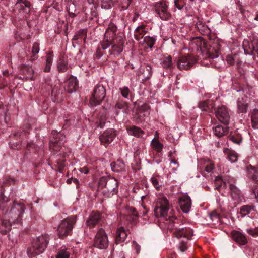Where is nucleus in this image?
I'll return each mask as SVG.
<instances>
[{"label":"nucleus","instance_id":"c03bdc74","mask_svg":"<svg viewBox=\"0 0 258 258\" xmlns=\"http://www.w3.org/2000/svg\"><path fill=\"white\" fill-rule=\"evenodd\" d=\"M9 199L3 193L0 194V211H4L9 205Z\"/></svg>","mask_w":258,"mask_h":258},{"label":"nucleus","instance_id":"4d7b16f0","mask_svg":"<svg viewBox=\"0 0 258 258\" xmlns=\"http://www.w3.org/2000/svg\"><path fill=\"white\" fill-rule=\"evenodd\" d=\"M9 145L13 149L19 150L21 148V143L20 141L13 142L11 141L9 142Z\"/></svg>","mask_w":258,"mask_h":258},{"label":"nucleus","instance_id":"9b49d317","mask_svg":"<svg viewBox=\"0 0 258 258\" xmlns=\"http://www.w3.org/2000/svg\"><path fill=\"white\" fill-rule=\"evenodd\" d=\"M154 8L156 14L162 20H168L171 17V15L168 10L167 2L164 1L157 2L155 3Z\"/></svg>","mask_w":258,"mask_h":258},{"label":"nucleus","instance_id":"a878e982","mask_svg":"<svg viewBox=\"0 0 258 258\" xmlns=\"http://www.w3.org/2000/svg\"><path fill=\"white\" fill-rule=\"evenodd\" d=\"M238 113H246L248 108L247 97L238 98L237 102Z\"/></svg>","mask_w":258,"mask_h":258},{"label":"nucleus","instance_id":"79ce46f5","mask_svg":"<svg viewBox=\"0 0 258 258\" xmlns=\"http://www.w3.org/2000/svg\"><path fill=\"white\" fill-rule=\"evenodd\" d=\"M215 189L219 190L221 188H226L227 186L226 183L223 181L222 177L217 176L215 179Z\"/></svg>","mask_w":258,"mask_h":258},{"label":"nucleus","instance_id":"69168bd1","mask_svg":"<svg viewBox=\"0 0 258 258\" xmlns=\"http://www.w3.org/2000/svg\"><path fill=\"white\" fill-rule=\"evenodd\" d=\"M23 134V131L20 128L16 131L13 135V137L15 139H20Z\"/></svg>","mask_w":258,"mask_h":258},{"label":"nucleus","instance_id":"f3484780","mask_svg":"<svg viewBox=\"0 0 258 258\" xmlns=\"http://www.w3.org/2000/svg\"><path fill=\"white\" fill-rule=\"evenodd\" d=\"M102 220V214L97 211H92L86 221V225L90 228L95 227Z\"/></svg>","mask_w":258,"mask_h":258},{"label":"nucleus","instance_id":"412c9836","mask_svg":"<svg viewBox=\"0 0 258 258\" xmlns=\"http://www.w3.org/2000/svg\"><path fill=\"white\" fill-rule=\"evenodd\" d=\"M31 3L28 0H18L15 4V8L19 13L28 14L31 10Z\"/></svg>","mask_w":258,"mask_h":258},{"label":"nucleus","instance_id":"58836bf2","mask_svg":"<svg viewBox=\"0 0 258 258\" xmlns=\"http://www.w3.org/2000/svg\"><path fill=\"white\" fill-rule=\"evenodd\" d=\"M58 159L56 161V166L57 168V171L59 173H63L64 170V168L65 167V162L66 160L63 158L64 157V155H63L62 158L61 159V155H57Z\"/></svg>","mask_w":258,"mask_h":258},{"label":"nucleus","instance_id":"09e8293b","mask_svg":"<svg viewBox=\"0 0 258 258\" xmlns=\"http://www.w3.org/2000/svg\"><path fill=\"white\" fill-rule=\"evenodd\" d=\"M210 218L213 222V224H216L220 222V215L216 211L212 212L210 214Z\"/></svg>","mask_w":258,"mask_h":258},{"label":"nucleus","instance_id":"5fc2aeb1","mask_svg":"<svg viewBox=\"0 0 258 258\" xmlns=\"http://www.w3.org/2000/svg\"><path fill=\"white\" fill-rule=\"evenodd\" d=\"M151 181L152 182V185L157 190H160L162 185L159 183V181L154 177H153L151 178Z\"/></svg>","mask_w":258,"mask_h":258},{"label":"nucleus","instance_id":"7ed1b4c3","mask_svg":"<svg viewBox=\"0 0 258 258\" xmlns=\"http://www.w3.org/2000/svg\"><path fill=\"white\" fill-rule=\"evenodd\" d=\"M170 204L168 199L165 197H161L157 199L154 208V213L157 217L163 218L165 220L173 222L176 220V217L173 215V210H170Z\"/></svg>","mask_w":258,"mask_h":258},{"label":"nucleus","instance_id":"2eb2a0df","mask_svg":"<svg viewBox=\"0 0 258 258\" xmlns=\"http://www.w3.org/2000/svg\"><path fill=\"white\" fill-rule=\"evenodd\" d=\"M65 89L62 85L58 82L52 88L51 91L52 96L54 98V102H61L64 97Z\"/></svg>","mask_w":258,"mask_h":258},{"label":"nucleus","instance_id":"2f4dec72","mask_svg":"<svg viewBox=\"0 0 258 258\" xmlns=\"http://www.w3.org/2000/svg\"><path fill=\"white\" fill-rule=\"evenodd\" d=\"M254 209L255 206L253 204L245 205L240 207L239 213L241 217H244Z\"/></svg>","mask_w":258,"mask_h":258},{"label":"nucleus","instance_id":"13d9d810","mask_svg":"<svg viewBox=\"0 0 258 258\" xmlns=\"http://www.w3.org/2000/svg\"><path fill=\"white\" fill-rule=\"evenodd\" d=\"M97 127L103 128L105 124V119L104 117L100 116V117L95 122Z\"/></svg>","mask_w":258,"mask_h":258},{"label":"nucleus","instance_id":"a19ab883","mask_svg":"<svg viewBox=\"0 0 258 258\" xmlns=\"http://www.w3.org/2000/svg\"><path fill=\"white\" fill-rule=\"evenodd\" d=\"M87 37V29H80L78 31H77L75 34L74 35L73 40H78L79 39H83L84 41H85V39Z\"/></svg>","mask_w":258,"mask_h":258},{"label":"nucleus","instance_id":"5701e85b","mask_svg":"<svg viewBox=\"0 0 258 258\" xmlns=\"http://www.w3.org/2000/svg\"><path fill=\"white\" fill-rule=\"evenodd\" d=\"M179 204L184 213H188L190 211L191 206L190 197L188 196H183L179 199Z\"/></svg>","mask_w":258,"mask_h":258},{"label":"nucleus","instance_id":"864d4df0","mask_svg":"<svg viewBox=\"0 0 258 258\" xmlns=\"http://www.w3.org/2000/svg\"><path fill=\"white\" fill-rule=\"evenodd\" d=\"M70 253L67 251L66 249H61L59 251L56 258H69Z\"/></svg>","mask_w":258,"mask_h":258},{"label":"nucleus","instance_id":"0e129e2a","mask_svg":"<svg viewBox=\"0 0 258 258\" xmlns=\"http://www.w3.org/2000/svg\"><path fill=\"white\" fill-rule=\"evenodd\" d=\"M214 167V163L211 162H209L205 167V171L208 173H210L212 171Z\"/></svg>","mask_w":258,"mask_h":258},{"label":"nucleus","instance_id":"a18cd8bd","mask_svg":"<svg viewBox=\"0 0 258 258\" xmlns=\"http://www.w3.org/2000/svg\"><path fill=\"white\" fill-rule=\"evenodd\" d=\"M153 148L158 152H160L163 149V145L161 143L158 139L154 138L151 141Z\"/></svg>","mask_w":258,"mask_h":258},{"label":"nucleus","instance_id":"f03ea898","mask_svg":"<svg viewBox=\"0 0 258 258\" xmlns=\"http://www.w3.org/2000/svg\"><path fill=\"white\" fill-rule=\"evenodd\" d=\"M209 38L211 41V45L209 50H207L205 41L202 37L192 38L189 43L190 48L201 54L205 53V58L211 59L217 58L221 46V41L214 35H210Z\"/></svg>","mask_w":258,"mask_h":258},{"label":"nucleus","instance_id":"39448f33","mask_svg":"<svg viewBox=\"0 0 258 258\" xmlns=\"http://www.w3.org/2000/svg\"><path fill=\"white\" fill-rule=\"evenodd\" d=\"M25 209V205L24 204L17 203L14 201L10 209L6 211L5 215L7 218L11 220L12 223L21 224L22 215Z\"/></svg>","mask_w":258,"mask_h":258},{"label":"nucleus","instance_id":"4c0bfd02","mask_svg":"<svg viewBox=\"0 0 258 258\" xmlns=\"http://www.w3.org/2000/svg\"><path fill=\"white\" fill-rule=\"evenodd\" d=\"M224 152L227 154V158L231 162H235L237 161L238 159V155L235 151L229 150L228 148H226L224 149Z\"/></svg>","mask_w":258,"mask_h":258},{"label":"nucleus","instance_id":"f704fd0d","mask_svg":"<svg viewBox=\"0 0 258 258\" xmlns=\"http://www.w3.org/2000/svg\"><path fill=\"white\" fill-rule=\"evenodd\" d=\"M128 103L124 101L117 102L114 106V112L116 115L120 113V110H124L128 108Z\"/></svg>","mask_w":258,"mask_h":258},{"label":"nucleus","instance_id":"49530a36","mask_svg":"<svg viewBox=\"0 0 258 258\" xmlns=\"http://www.w3.org/2000/svg\"><path fill=\"white\" fill-rule=\"evenodd\" d=\"M68 63L63 59H60L57 63V70L59 72L63 73L67 71Z\"/></svg>","mask_w":258,"mask_h":258},{"label":"nucleus","instance_id":"423d86ee","mask_svg":"<svg viewBox=\"0 0 258 258\" xmlns=\"http://www.w3.org/2000/svg\"><path fill=\"white\" fill-rule=\"evenodd\" d=\"M77 220V215H71L61 221L58 226L57 236L60 239H64L71 235L74 225Z\"/></svg>","mask_w":258,"mask_h":258},{"label":"nucleus","instance_id":"473e14b6","mask_svg":"<svg viewBox=\"0 0 258 258\" xmlns=\"http://www.w3.org/2000/svg\"><path fill=\"white\" fill-rule=\"evenodd\" d=\"M229 127L227 126L223 127L221 125H218L214 128V134L216 136L221 137L227 133Z\"/></svg>","mask_w":258,"mask_h":258},{"label":"nucleus","instance_id":"e433bc0d","mask_svg":"<svg viewBox=\"0 0 258 258\" xmlns=\"http://www.w3.org/2000/svg\"><path fill=\"white\" fill-rule=\"evenodd\" d=\"M161 64L163 68L166 69H171L173 68L172 57L170 55L164 57L162 59Z\"/></svg>","mask_w":258,"mask_h":258},{"label":"nucleus","instance_id":"8fccbe9b","mask_svg":"<svg viewBox=\"0 0 258 258\" xmlns=\"http://www.w3.org/2000/svg\"><path fill=\"white\" fill-rule=\"evenodd\" d=\"M114 0H101V7L106 9L110 8L113 5Z\"/></svg>","mask_w":258,"mask_h":258},{"label":"nucleus","instance_id":"4468645a","mask_svg":"<svg viewBox=\"0 0 258 258\" xmlns=\"http://www.w3.org/2000/svg\"><path fill=\"white\" fill-rule=\"evenodd\" d=\"M215 115L217 119L224 124L229 123L230 111L226 106L222 105L215 109Z\"/></svg>","mask_w":258,"mask_h":258},{"label":"nucleus","instance_id":"774afa93","mask_svg":"<svg viewBox=\"0 0 258 258\" xmlns=\"http://www.w3.org/2000/svg\"><path fill=\"white\" fill-rule=\"evenodd\" d=\"M187 243L185 242L181 241L179 243V249L181 251L184 252L187 249Z\"/></svg>","mask_w":258,"mask_h":258},{"label":"nucleus","instance_id":"b1692460","mask_svg":"<svg viewBox=\"0 0 258 258\" xmlns=\"http://www.w3.org/2000/svg\"><path fill=\"white\" fill-rule=\"evenodd\" d=\"M78 87V81L77 78L74 76H71L67 81V86L64 88L65 90L69 93L75 92Z\"/></svg>","mask_w":258,"mask_h":258},{"label":"nucleus","instance_id":"1a4fd4ad","mask_svg":"<svg viewBox=\"0 0 258 258\" xmlns=\"http://www.w3.org/2000/svg\"><path fill=\"white\" fill-rule=\"evenodd\" d=\"M170 222L168 225V228L170 229H175L173 232L174 236L177 238H185L187 240L191 239L193 235L192 230L189 227H182L177 229V227L175 226V222Z\"/></svg>","mask_w":258,"mask_h":258},{"label":"nucleus","instance_id":"3c124183","mask_svg":"<svg viewBox=\"0 0 258 258\" xmlns=\"http://www.w3.org/2000/svg\"><path fill=\"white\" fill-rule=\"evenodd\" d=\"M53 58L51 56H47L46 59V66L44 69L45 72H49L52 63Z\"/></svg>","mask_w":258,"mask_h":258},{"label":"nucleus","instance_id":"393cba45","mask_svg":"<svg viewBox=\"0 0 258 258\" xmlns=\"http://www.w3.org/2000/svg\"><path fill=\"white\" fill-rule=\"evenodd\" d=\"M231 236L234 241L240 245H244L247 243V239L245 235L238 231H233Z\"/></svg>","mask_w":258,"mask_h":258},{"label":"nucleus","instance_id":"6e6d98bb","mask_svg":"<svg viewBox=\"0 0 258 258\" xmlns=\"http://www.w3.org/2000/svg\"><path fill=\"white\" fill-rule=\"evenodd\" d=\"M175 6L179 10H181L186 5V2L184 0H175Z\"/></svg>","mask_w":258,"mask_h":258},{"label":"nucleus","instance_id":"680f3d73","mask_svg":"<svg viewBox=\"0 0 258 258\" xmlns=\"http://www.w3.org/2000/svg\"><path fill=\"white\" fill-rule=\"evenodd\" d=\"M140 112H147L150 109V106L146 103H144L138 107Z\"/></svg>","mask_w":258,"mask_h":258},{"label":"nucleus","instance_id":"c9c22d12","mask_svg":"<svg viewBox=\"0 0 258 258\" xmlns=\"http://www.w3.org/2000/svg\"><path fill=\"white\" fill-rule=\"evenodd\" d=\"M251 125L253 128L258 129V109H254L251 112Z\"/></svg>","mask_w":258,"mask_h":258},{"label":"nucleus","instance_id":"e2e57ef3","mask_svg":"<svg viewBox=\"0 0 258 258\" xmlns=\"http://www.w3.org/2000/svg\"><path fill=\"white\" fill-rule=\"evenodd\" d=\"M39 52V46L38 43H34L32 48V53L33 55H36Z\"/></svg>","mask_w":258,"mask_h":258},{"label":"nucleus","instance_id":"6e6552de","mask_svg":"<svg viewBox=\"0 0 258 258\" xmlns=\"http://www.w3.org/2000/svg\"><path fill=\"white\" fill-rule=\"evenodd\" d=\"M52 137L50 140L49 146L51 150L58 152L63 150V147L66 142V136L62 133L53 131L52 132Z\"/></svg>","mask_w":258,"mask_h":258},{"label":"nucleus","instance_id":"de8ad7c7","mask_svg":"<svg viewBox=\"0 0 258 258\" xmlns=\"http://www.w3.org/2000/svg\"><path fill=\"white\" fill-rule=\"evenodd\" d=\"M67 11L69 14V16L72 18H74L76 16V5L73 2H71L69 4H68Z\"/></svg>","mask_w":258,"mask_h":258},{"label":"nucleus","instance_id":"7c9ffc66","mask_svg":"<svg viewBox=\"0 0 258 258\" xmlns=\"http://www.w3.org/2000/svg\"><path fill=\"white\" fill-rule=\"evenodd\" d=\"M127 237V234L123 227L117 229L116 232L115 241L116 243L118 244L125 240Z\"/></svg>","mask_w":258,"mask_h":258},{"label":"nucleus","instance_id":"6ab92c4d","mask_svg":"<svg viewBox=\"0 0 258 258\" xmlns=\"http://www.w3.org/2000/svg\"><path fill=\"white\" fill-rule=\"evenodd\" d=\"M152 75V67L151 66L144 64L139 68L138 76L143 81H146L150 79Z\"/></svg>","mask_w":258,"mask_h":258},{"label":"nucleus","instance_id":"603ef678","mask_svg":"<svg viewBox=\"0 0 258 258\" xmlns=\"http://www.w3.org/2000/svg\"><path fill=\"white\" fill-rule=\"evenodd\" d=\"M119 90L123 97H124L125 99H127L128 98L130 90L127 87L124 86L123 87H120L119 88Z\"/></svg>","mask_w":258,"mask_h":258},{"label":"nucleus","instance_id":"c756f323","mask_svg":"<svg viewBox=\"0 0 258 258\" xmlns=\"http://www.w3.org/2000/svg\"><path fill=\"white\" fill-rule=\"evenodd\" d=\"M12 223L9 218L8 220H3L0 227V233L3 235L7 234L11 229Z\"/></svg>","mask_w":258,"mask_h":258},{"label":"nucleus","instance_id":"f257e3e1","mask_svg":"<svg viewBox=\"0 0 258 258\" xmlns=\"http://www.w3.org/2000/svg\"><path fill=\"white\" fill-rule=\"evenodd\" d=\"M117 27L110 24L106 30L103 40L98 46L94 57L99 59L103 56H106L105 61H109L112 55H118L123 51L124 40L121 36H116Z\"/></svg>","mask_w":258,"mask_h":258},{"label":"nucleus","instance_id":"052dcab7","mask_svg":"<svg viewBox=\"0 0 258 258\" xmlns=\"http://www.w3.org/2000/svg\"><path fill=\"white\" fill-rule=\"evenodd\" d=\"M247 232L253 237L258 236V227L247 229Z\"/></svg>","mask_w":258,"mask_h":258},{"label":"nucleus","instance_id":"0eeeda50","mask_svg":"<svg viewBox=\"0 0 258 258\" xmlns=\"http://www.w3.org/2000/svg\"><path fill=\"white\" fill-rule=\"evenodd\" d=\"M106 96V89L101 84L98 83L95 85L92 94L89 99L91 106H96L100 105Z\"/></svg>","mask_w":258,"mask_h":258},{"label":"nucleus","instance_id":"cd10ccee","mask_svg":"<svg viewBox=\"0 0 258 258\" xmlns=\"http://www.w3.org/2000/svg\"><path fill=\"white\" fill-rule=\"evenodd\" d=\"M215 103L211 100H206L199 103V107L202 110L212 112L215 107Z\"/></svg>","mask_w":258,"mask_h":258},{"label":"nucleus","instance_id":"37998d69","mask_svg":"<svg viewBox=\"0 0 258 258\" xmlns=\"http://www.w3.org/2000/svg\"><path fill=\"white\" fill-rule=\"evenodd\" d=\"M229 140L235 144H240L242 141V138L239 134L236 132L231 133L228 137Z\"/></svg>","mask_w":258,"mask_h":258},{"label":"nucleus","instance_id":"ea45409f","mask_svg":"<svg viewBox=\"0 0 258 258\" xmlns=\"http://www.w3.org/2000/svg\"><path fill=\"white\" fill-rule=\"evenodd\" d=\"M156 39L155 37L146 36L144 37L143 45H146L147 47L152 48L154 46Z\"/></svg>","mask_w":258,"mask_h":258},{"label":"nucleus","instance_id":"9d476101","mask_svg":"<svg viewBox=\"0 0 258 258\" xmlns=\"http://www.w3.org/2000/svg\"><path fill=\"white\" fill-rule=\"evenodd\" d=\"M108 244V236L105 230L103 228L99 229L94 239V246L100 249H105Z\"/></svg>","mask_w":258,"mask_h":258},{"label":"nucleus","instance_id":"dca6fc26","mask_svg":"<svg viewBox=\"0 0 258 258\" xmlns=\"http://www.w3.org/2000/svg\"><path fill=\"white\" fill-rule=\"evenodd\" d=\"M229 193L234 201L235 206L242 202L244 199L243 195L241 190L234 184H229Z\"/></svg>","mask_w":258,"mask_h":258},{"label":"nucleus","instance_id":"72a5a7b5","mask_svg":"<svg viewBox=\"0 0 258 258\" xmlns=\"http://www.w3.org/2000/svg\"><path fill=\"white\" fill-rule=\"evenodd\" d=\"M128 134L137 137H141L144 134V132L140 127L133 126L127 130Z\"/></svg>","mask_w":258,"mask_h":258},{"label":"nucleus","instance_id":"20e7f679","mask_svg":"<svg viewBox=\"0 0 258 258\" xmlns=\"http://www.w3.org/2000/svg\"><path fill=\"white\" fill-rule=\"evenodd\" d=\"M48 243V238L46 235H42L34 239L27 250L29 258H33L42 253Z\"/></svg>","mask_w":258,"mask_h":258},{"label":"nucleus","instance_id":"338daca9","mask_svg":"<svg viewBox=\"0 0 258 258\" xmlns=\"http://www.w3.org/2000/svg\"><path fill=\"white\" fill-rule=\"evenodd\" d=\"M107 183L108 180H106V178L104 177H102L99 179L98 184L100 186H101L102 187H105Z\"/></svg>","mask_w":258,"mask_h":258},{"label":"nucleus","instance_id":"ddd939ff","mask_svg":"<svg viewBox=\"0 0 258 258\" xmlns=\"http://www.w3.org/2000/svg\"><path fill=\"white\" fill-rule=\"evenodd\" d=\"M248 175L253 184H251V189L252 194L258 200V169L250 165L248 167Z\"/></svg>","mask_w":258,"mask_h":258},{"label":"nucleus","instance_id":"bf43d9fd","mask_svg":"<svg viewBox=\"0 0 258 258\" xmlns=\"http://www.w3.org/2000/svg\"><path fill=\"white\" fill-rule=\"evenodd\" d=\"M255 51L258 54V42L255 44V45L253 46L251 49L248 51L246 48H244V52L246 54H252L253 52Z\"/></svg>","mask_w":258,"mask_h":258},{"label":"nucleus","instance_id":"aec40b11","mask_svg":"<svg viewBox=\"0 0 258 258\" xmlns=\"http://www.w3.org/2000/svg\"><path fill=\"white\" fill-rule=\"evenodd\" d=\"M116 135L115 131L113 129L106 130L99 137L102 144L106 146V144L111 142Z\"/></svg>","mask_w":258,"mask_h":258},{"label":"nucleus","instance_id":"c85d7f7f","mask_svg":"<svg viewBox=\"0 0 258 258\" xmlns=\"http://www.w3.org/2000/svg\"><path fill=\"white\" fill-rule=\"evenodd\" d=\"M110 166L113 172L119 173L125 171V165L122 160L118 159L111 163Z\"/></svg>","mask_w":258,"mask_h":258},{"label":"nucleus","instance_id":"4be33fe9","mask_svg":"<svg viewBox=\"0 0 258 258\" xmlns=\"http://www.w3.org/2000/svg\"><path fill=\"white\" fill-rule=\"evenodd\" d=\"M117 187V182L115 180L110 179L108 180V183L105 187V189L102 194L105 197H110L115 192V189Z\"/></svg>","mask_w":258,"mask_h":258},{"label":"nucleus","instance_id":"f8f14e48","mask_svg":"<svg viewBox=\"0 0 258 258\" xmlns=\"http://www.w3.org/2000/svg\"><path fill=\"white\" fill-rule=\"evenodd\" d=\"M196 62L197 59L192 55L181 56L177 61V66L180 70H187L190 69Z\"/></svg>","mask_w":258,"mask_h":258},{"label":"nucleus","instance_id":"bb28decb","mask_svg":"<svg viewBox=\"0 0 258 258\" xmlns=\"http://www.w3.org/2000/svg\"><path fill=\"white\" fill-rule=\"evenodd\" d=\"M198 21L196 22V27L199 32L203 35H207L208 37L210 35L211 30L206 25L202 20L197 18Z\"/></svg>","mask_w":258,"mask_h":258},{"label":"nucleus","instance_id":"a211bd4d","mask_svg":"<svg viewBox=\"0 0 258 258\" xmlns=\"http://www.w3.org/2000/svg\"><path fill=\"white\" fill-rule=\"evenodd\" d=\"M21 76L19 77L20 79L24 81L34 80V71L32 68L30 66L22 65L21 67Z\"/></svg>","mask_w":258,"mask_h":258}]
</instances>
